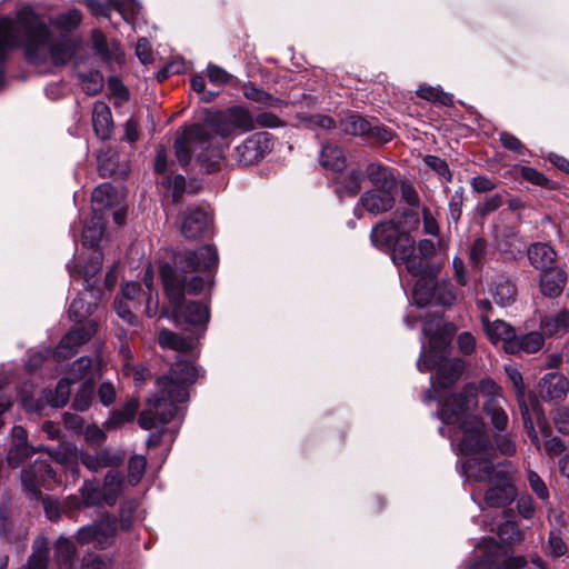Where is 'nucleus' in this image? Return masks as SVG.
Instances as JSON below:
<instances>
[{"label":"nucleus","mask_w":569,"mask_h":569,"mask_svg":"<svg viewBox=\"0 0 569 569\" xmlns=\"http://www.w3.org/2000/svg\"><path fill=\"white\" fill-rule=\"evenodd\" d=\"M538 387L543 401H559L566 398L569 382L562 373L549 372L541 378Z\"/></svg>","instance_id":"nucleus-19"},{"label":"nucleus","mask_w":569,"mask_h":569,"mask_svg":"<svg viewBox=\"0 0 569 569\" xmlns=\"http://www.w3.org/2000/svg\"><path fill=\"white\" fill-rule=\"evenodd\" d=\"M47 450V447L43 445L40 446H31V445H19L11 443L10 449L7 455V462L11 468L20 467L27 459L31 458L37 452H42Z\"/></svg>","instance_id":"nucleus-37"},{"label":"nucleus","mask_w":569,"mask_h":569,"mask_svg":"<svg viewBox=\"0 0 569 569\" xmlns=\"http://www.w3.org/2000/svg\"><path fill=\"white\" fill-rule=\"evenodd\" d=\"M551 416L558 432L563 436H569V408L560 406L551 412Z\"/></svg>","instance_id":"nucleus-64"},{"label":"nucleus","mask_w":569,"mask_h":569,"mask_svg":"<svg viewBox=\"0 0 569 569\" xmlns=\"http://www.w3.org/2000/svg\"><path fill=\"white\" fill-rule=\"evenodd\" d=\"M198 376V369L191 361L177 360L168 373L157 379V389L148 398L147 408L139 415L140 428L151 430L157 423L168 425L178 412V403L188 400V387L197 381Z\"/></svg>","instance_id":"nucleus-3"},{"label":"nucleus","mask_w":569,"mask_h":569,"mask_svg":"<svg viewBox=\"0 0 569 569\" xmlns=\"http://www.w3.org/2000/svg\"><path fill=\"white\" fill-rule=\"evenodd\" d=\"M80 493L83 507L90 508L101 506L102 503L107 505V496L94 480H86L80 488Z\"/></svg>","instance_id":"nucleus-43"},{"label":"nucleus","mask_w":569,"mask_h":569,"mask_svg":"<svg viewBox=\"0 0 569 569\" xmlns=\"http://www.w3.org/2000/svg\"><path fill=\"white\" fill-rule=\"evenodd\" d=\"M92 126L96 136L109 140L113 131V119L110 107L103 101H96L92 109Z\"/></svg>","instance_id":"nucleus-24"},{"label":"nucleus","mask_w":569,"mask_h":569,"mask_svg":"<svg viewBox=\"0 0 569 569\" xmlns=\"http://www.w3.org/2000/svg\"><path fill=\"white\" fill-rule=\"evenodd\" d=\"M147 468V459L141 455H133L128 460L127 471L128 478L127 481L130 486H137L144 476Z\"/></svg>","instance_id":"nucleus-51"},{"label":"nucleus","mask_w":569,"mask_h":569,"mask_svg":"<svg viewBox=\"0 0 569 569\" xmlns=\"http://www.w3.org/2000/svg\"><path fill=\"white\" fill-rule=\"evenodd\" d=\"M137 510V502L134 500H126L121 503L119 510L120 528L123 531L130 530L133 523L134 513Z\"/></svg>","instance_id":"nucleus-60"},{"label":"nucleus","mask_w":569,"mask_h":569,"mask_svg":"<svg viewBox=\"0 0 569 569\" xmlns=\"http://www.w3.org/2000/svg\"><path fill=\"white\" fill-rule=\"evenodd\" d=\"M273 146V134L267 131L254 132L234 148V159L239 166L256 164L272 151Z\"/></svg>","instance_id":"nucleus-9"},{"label":"nucleus","mask_w":569,"mask_h":569,"mask_svg":"<svg viewBox=\"0 0 569 569\" xmlns=\"http://www.w3.org/2000/svg\"><path fill=\"white\" fill-rule=\"evenodd\" d=\"M21 485L24 492L34 500L42 498V489L52 490L57 483V472L47 460L37 459L21 471Z\"/></svg>","instance_id":"nucleus-6"},{"label":"nucleus","mask_w":569,"mask_h":569,"mask_svg":"<svg viewBox=\"0 0 569 569\" xmlns=\"http://www.w3.org/2000/svg\"><path fill=\"white\" fill-rule=\"evenodd\" d=\"M93 389L94 385H92L90 381L82 382L80 389L73 398L72 408L77 411L88 410L93 399Z\"/></svg>","instance_id":"nucleus-55"},{"label":"nucleus","mask_w":569,"mask_h":569,"mask_svg":"<svg viewBox=\"0 0 569 569\" xmlns=\"http://www.w3.org/2000/svg\"><path fill=\"white\" fill-rule=\"evenodd\" d=\"M391 254L392 261L397 266H401L415 253V239L412 236L403 231L401 236L395 241L391 248L387 251Z\"/></svg>","instance_id":"nucleus-33"},{"label":"nucleus","mask_w":569,"mask_h":569,"mask_svg":"<svg viewBox=\"0 0 569 569\" xmlns=\"http://www.w3.org/2000/svg\"><path fill=\"white\" fill-rule=\"evenodd\" d=\"M527 480L532 492L542 501L543 505H548L550 495L547 485L541 477L536 471L529 470Z\"/></svg>","instance_id":"nucleus-59"},{"label":"nucleus","mask_w":569,"mask_h":569,"mask_svg":"<svg viewBox=\"0 0 569 569\" xmlns=\"http://www.w3.org/2000/svg\"><path fill=\"white\" fill-rule=\"evenodd\" d=\"M186 184L187 181L182 174H176L174 177L167 176L162 180V186L166 189L171 190V198L173 203L180 202L186 191Z\"/></svg>","instance_id":"nucleus-57"},{"label":"nucleus","mask_w":569,"mask_h":569,"mask_svg":"<svg viewBox=\"0 0 569 569\" xmlns=\"http://www.w3.org/2000/svg\"><path fill=\"white\" fill-rule=\"evenodd\" d=\"M490 291L495 302L499 306L507 307L516 301L517 287L506 276H498L492 281Z\"/></svg>","instance_id":"nucleus-27"},{"label":"nucleus","mask_w":569,"mask_h":569,"mask_svg":"<svg viewBox=\"0 0 569 569\" xmlns=\"http://www.w3.org/2000/svg\"><path fill=\"white\" fill-rule=\"evenodd\" d=\"M358 204L372 214H380L390 211L396 204V193L369 189L365 191Z\"/></svg>","instance_id":"nucleus-20"},{"label":"nucleus","mask_w":569,"mask_h":569,"mask_svg":"<svg viewBox=\"0 0 569 569\" xmlns=\"http://www.w3.org/2000/svg\"><path fill=\"white\" fill-rule=\"evenodd\" d=\"M568 547L563 541L561 532L559 529H552L549 532L548 543H547V552L548 555L559 558L567 553Z\"/></svg>","instance_id":"nucleus-58"},{"label":"nucleus","mask_w":569,"mask_h":569,"mask_svg":"<svg viewBox=\"0 0 569 569\" xmlns=\"http://www.w3.org/2000/svg\"><path fill=\"white\" fill-rule=\"evenodd\" d=\"M158 342L161 348L172 349L178 352H188L194 347V339L178 335L169 329H161L159 331Z\"/></svg>","instance_id":"nucleus-35"},{"label":"nucleus","mask_w":569,"mask_h":569,"mask_svg":"<svg viewBox=\"0 0 569 569\" xmlns=\"http://www.w3.org/2000/svg\"><path fill=\"white\" fill-rule=\"evenodd\" d=\"M488 254V242L485 238L479 237L473 240L469 247V264L472 269L480 270Z\"/></svg>","instance_id":"nucleus-48"},{"label":"nucleus","mask_w":569,"mask_h":569,"mask_svg":"<svg viewBox=\"0 0 569 569\" xmlns=\"http://www.w3.org/2000/svg\"><path fill=\"white\" fill-rule=\"evenodd\" d=\"M126 479L120 470L110 469L103 477L102 489L107 496V505L112 507L123 493Z\"/></svg>","instance_id":"nucleus-31"},{"label":"nucleus","mask_w":569,"mask_h":569,"mask_svg":"<svg viewBox=\"0 0 569 569\" xmlns=\"http://www.w3.org/2000/svg\"><path fill=\"white\" fill-rule=\"evenodd\" d=\"M485 332L492 343L503 342L505 350L509 352V347L516 338V329L503 320L490 321L489 316L480 315Z\"/></svg>","instance_id":"nucleus-21"},{"label":"nucleus","mask_w":569,"mask_h":569,"mask_svg":"<svg viewBox=\"0 0 569 569\" xmlns=\"http://www.w3.org/2000/svg\"><path fill=\"white\" fill-rule=\"evenodd\" d=\"M82 21V13L79 9H70L67 12L58 14L52 23L61 31H72L77 29Z\"/></svg>","instance_id":"nucleus-50"},{"label":"nucleus","mask_w":569,"mask_h":569,"mask_svg":"<svg viewBox=\"0 0 569 569\" xmlns=\"http://www.w3.org/2000/svg\"><path fill=\"white\" fill-rule=\"evenodd\" d=\"M515 170L521 179L533 186L541 187L548 190H557L559 188V184L557 182L547 178L542 172L538 171L536 168L528 166H519L516 167Z\"/></svg>","instance_id":"nucleus-42"},{"label":"nucleus","mask_w":569,"mask_h":569,"mask_svg":"<svg viewBox=\"0 0 569 569\" xmlns=\"http://www.w3.org/2000/svg\"><path fill=\"white\" fill-rule=\"evenodd\" d=\"M213 127L217 134L227 138L236 131L247 132L253 130L254 120L247 108L233 106L213 120Z\"/></svg>","instance_id":"nucleus-12"},{"label":"nucleus","mask_w":569,"mask_h":569,"mask_svg":"<svg viewBox=\"0 0 569 569\" xmlns=\"http://www.w3.org/2000/svg\"><path fill=\"white\" fill-rule=\"evenodd\" d=\"M540 329L543 335L562 336L569 331V310L563 309L556 313L545 315L540 318Z\"/></svg>","instance_id":"nucleus-28"},{"label":"nucleus","mask_w":569,"mask_h":569,"mask_svg":"<svg viewBox=\"0 0 569 569\" xmlns=\"http://www.w3.org/2000/svg\"><path fill=\"white\" fill-rule=\"evenodd\" d=\"M446 361L447 356L442 355L441 350L428 349L422 352L417 361V368L420 372H428L438 369Z\"/></svg>","instance_id":"nucleus-49"},{"label":"nucleus","mask_w":569,"mask_h":569,"mask_svg":"<svg viewBox=\"0 0 569 569\" xmlns=\"http://www.w3.org/2000/svg\"><path fill=\"white\" fill-rule=\"evenodd\" d=\"M365 173L372 189L397 193L398 178L391 167L375 161L367 164Z\"/></svg>","instance_id":"nucleus-16"},{"label":"nucleus","mask_w":569,"mask_h":569,"mask_svg":"<svg viewBox=\"0 0 569 569\" xmlns=\"http://www.w3.org/2000/svg\"><path fill=\"white\" fill-rule=\"evenodd\" d=\"M212 213L206 207L188 208L181 221V233L184 238L197 240L207 238L212 233Z\"/></svg>","instance_id":"nucleus-13"},{"label":"nucleus","mask_w":569,"mask_h":569,"mask_svg":"<svg viewBox=\"0 0 569 569\" xmlns=\"http://www.w3.org/2000/svg\"><path fill=\"white\" fill-rule=\"evenodd\" d=\"M127 453L121 448L103 447L96 453L81 450L79 452V460L88 470L98 472L102 468L116 469L120 467L126 460Z\"/></svg>","instance_id":"nucleus-14"},{"label":"nucleus","mask_w":569,"mask_h":569,"mask_svg":"<svg viewBox=\"0 0 569 569\" xmlns=\"http://www.w3.org/2000/svg\"><path fill=\"white\" fill-rule=\"evenodd\" d=\"M78 78L83 84L84 92L89 96L98 94L103 88V76L98 70L79 73Z\"/></svg>","instance_id":"nucleus-53"},{"label":"nucleus","mask_w":569,"mask_h":569,"mask_svg":"<svg viewBox=\"0 0 569 569\" xmlns=\"http://www.w3.org/2000/svg\"><path fill=\"white\" fill-rule=\"evenodd\" d=\"M93 305L87 303L82 297H77L71 301L68 312L70 319L82 322L93 312Z\"/></svg>","instance_id":"nucleus-56"},{"label":"nucleus","mask_w":569,"mask_h":569,"mask_svg":"<svg viewBox=\"0 0 569 569\" xmlns=\"http://www.w3.org/2000/svg\"><path fill=\"white\" fill-rule=\"evenodd\" d=\"M462 437L458 443L459 451L465 455L481 453L490 446V438L485 421L479 416L465 418L459 426Z\"/></svg>","instance_id":"nucleus-10"},{"label":"nucleus","mask_w":569,"mask_h":569,"mask_svg":"<svg viewBox=\"0 0 569 569\" xmlns=\"http://www.w3.org/2000/svg\"><path fill=\"white\" fill-rule=\"evenodd\" d=\"M403 231L399 221H381L373 226L370 240L377 249L387 252Z\"/></svg>","instance_id":"nucleus-18"},{"label":"nucleus","mask_w":569,"mask_h":569,"mask_svg":"<svg viewBox=\"0 0 569 569\" xmlns=\"http://www.w3.org/2000/svg\"><path fill=\"white\" fill-rule=\"evenodd\" d=\"M497 248L505 260H516L522 253L521 243L515 236L499 240Z\"/></svg>","instance_id":"nucleus-54"},{"label":"nucleus","mask_w":569,"mask_h":569,"mask_svg":"<svg viewBox=\"0 0 569 569\" xmlns=\"http://www.w3.org/2000/svg\"><path fill=\"white\" fill-rule=\"evenodd\" d=\"M77 549L68 538H59L54 546V560L60 569H72Z\"/></svg>","instance_id":"nucleus-38"},{"label":"nucleus","mask_w":569,"mask_h":569,"mask_svg":"<svg viewBox=\"0 0 569 569\" xmlns=\"http://www.w3.org/2000/svg\"><path fill=\"white\" fill-rule=\"evenodd\" d=\"M141 302L140 301H126V299H114L113 306L117 315L128 325H136L137 317L136 311L139 310Z\"/></svg>","instance_id":"nucleus-52"},{"label":"nucleus","mask_w":569,"mask_h":569,"mask_svg":"<svg viewBox=\"0 0 569 569\" xmlns=\"http://www.w3.org/2000/svg\"><path fill=\"white\" fill-rule=\"evenodd\" d=\"M463 369L465 362L461 359L447 360L437 369L436 382L431 377L432 387L437 385L441 389L451 388L461 377Z\"/></svg>","instance_id":"nucleus-25"},{"label":"nucleus","mask_w":569,"mask_h":569,"mask_svg":"<svg viewBox=\"0 0 569 569\" xmlns=\"http://www.w3.org/2000/svg\"><path fill=\"white\" fill-rule=\"evenodd\" d=\"M98 369L93 366V360L90 357H80L72 362L68 371L67 378L73 383L90 381L94 385Z\"/></svg>","instance_id":"nucleus-30"},{"label":"nucleus","mask_w":569,"mask_h":569,"mask_svg":"<svg viewBox=\"0 0 569 569\" xmlns=\"http://www.w3.org/2000/svg\"><path fill=\"white\" fill-rule=\"evenodd\" d=\"M517 400L523 428L532 443L539 448L540 440L536 431V425L539 427L542 437L550 438L552 435V429L546 418L543 408L536 396L526 397V395L521 392L520 396H517Z\"/></svg>","instance_id":"nucleus-7"},{"label":"nucleus","mask_w":569,"mask_h":569,"mask_svg":"<svg viewBox=\"0 0 569 569\" xmlns=\"http://www.w3.org/2000/svg\"><path fill=\"white\" fill-rule=\"evenodd\" d=\"M47 452L58 463L63 466H70V471L74 478L79 477V452L77 447L70 442H62L57 448L47 447Z\"/></svg>","instance_id":"nucleus-26"},{"label":"nucleus","mask_w":569,"mask_h":569,"mask_svg":"<svg viewBox=\"0 0 569 569\" xmlns=\"http://www.w3.org/2000/svg\"><path fill=\"white\" fill-rule=\"evenodd\" d=\"M91 199L99 210L112 207L116 199L114 187L108 182L99 184L93 189Z\"/></svg>","instance_id":"nucleus-47"},{"label":"nucleus","mask_w":569,"mask_h":569,"mask_svg":"<svg viewBox=\"0 0 569 569\" xmlns=\"http://www.w3.org/2000/svg\"><path fill=\"white\" fill-rule=\"evenodd\" d=\"M214 134L203 124L193 123L186 127L182 133L177 136L173 143L178 162L182 167H187L194 154L196 161L208 173L219 171L223 156L222 149L214 144Z\"/></svg>","instance_id":"nucleus-4"},{"label":"nucleus","mask_w":569,"mask_h":569,"mask_svg":"<svg viewBox=\"0 0 569 569\" xmlns=\"http://www.w3.org/2000/svg\"><path fill=\"white\" fill-rule=\"evenodd\" d=\"M138 409L139 400L137 398L128 399L121 409L111 411L110 417L106 421V426L108 428H119L122 425L132 421Z\"/></svg>","instance_id":"nucleus-36"},{"label":"nucleus","mask_w":569,"mask_h":569,"mask_svg":"<svg viewBox=\"0 0 569 569\" xmlns=\"http://www.w3.org/2000/svg\"><path fill=\"white\" fill-rule=\"evenodd\" d=\"M527 256L530 264L540 271L556 267L558 253L553 247L547 242H535L527 249Z\"/></svg>","instance_id":"nucleus-22"},{"label":"nucleus","mask_w":569,"mask_h":569,"mask_svg":"<svg viewBox=\"0 0 569 569\" xmlns=\"http://www.w3.org/2000/svg\"><path fill=\"white\" fill-rule=\"evenodd\" d=\"M97 537L94 548L104 550L109 548L116 540L117 521L116 519H107L96 523Z\"/></svg>","instance_id":"nucleus-41"},{"label":"nucleus","mask_w":569,"mask_h":569,"mask_svg":"<svg viewBox=\"0 0 569 569\" xmlns=\"http://www.w3.org/2000/svg\"><path fill=\"white\" fill-rule=\"evenodd\" d=\"M243 96L257 103L264 104L267 107H279L283 103V101L279 98L273 97L269 92L263 89L257 87L252 82H247L241 87Z\"/></svg>","instance_id":"nucleus-44"},{"label":"nucleus","mask_w":569,"mask_h":569,"mask_svg":"<svg viewBox=\"0 0 569 569\" xmlns=\"http://www.w3.org/2000/svg\"><path fill=\"white\" fill-rule=\"evenodd\" d=\"M567 280V273L561 268L555 267L541 271L539 281L540 291L545 297L558 298L562 293Z\"/></svg>","instance_id":"nucleus-23"},{"label":"nucleus","mask_w":569,"mask_h":569,"mask_svg":"<svg viewBox=\"0 0 569 569\" xmlns=\"http://www.w3.org/2000/svg\"><path fill=\"white\" fill-rule=\"evenodd\" d=\"M425 163L431 168L439 177L445 181L450 182L452 180V172L446 160L437 156H426Z\"/></svg>","instance_id":"nucleus-61"},{"label":"nucleus","mask_w":569,"mask_h":569,"mask_svg":"<svg viewBox=\"0 0 569 569\" xmlns=\"http://www.w3.org/2000/svg\"><path fill=\"white\" fill-rule=\"evenodd\" d=\"M72 383L67 377L61 378L53 390L43 391V399L53 408L66 406L70 398Z\"/></svg>","instance_id":"nucleus-39"},{"label":"nucleus","mask_w":569,"mask_h":569,"mask_svg":"<svg viewBox=\"0 0 569 569\" xmlns=\"http://www.w3.org/2000/svg\"><path fill=\"white\" fill-rule=\"evenodd\" d=\"M345 134L363 137L369 141L387 143L393 139V132L385 126H372L359 113H351L340 121Z\"/></svg>","instance_id":"nucleus-11"},{"label":"nucleus","mask_w":569,"mask_h":569,"mask_svg":"<svg viewBox=\"0 0 569 569\" xmlns=\"http://www.w3.org/2000/svg\"><path fill=\"white\" fill-rule=\"evenodd\" d=\"M463 472L477 482L489 483L483 500L487 507L503 508L511 505L517 497V488L511 473L491 460L467 458L462 463Z\"/></svg>","instance_id":"nucleus-5"},{"label":"nucleus","mask_w":569,"mask_h":569,"mask_svg":"<svg viewBox=\"0 0 569 569\" xmlns=\"http://www.w3.org/2000/svg\"><path fill=\"white\" fill-rule=\"evenodd\" d=\"M463 202L465 189L463 187H459L449 201V217L455 223H458L461 218Z\"/></svg>","instance_id":"nucleus-63"},{"label":"nucleus","mask_w":569,"mask_h":569,"mask_svg":"<svg viewBox=\"0 0 569 569\" xmlns=\"http://www.w3.org/2000/svg\"><path fill=\"white\" fill-rule=\"evenodd\" d=\"M49 27L33 11L20 10L16 22L10 17L0 18V86L4 81L3 64L13 50L23 49L29 64L41 66L50 58L56 67L66 66L74 56L77 46L70 39L50 44Z\"/></svg>","instance_id":"nucleus-2"},{"label":"nucleus","mask_w":569,"mask_h":569,"mask_svg":"<svg viewBox=\"0 0 569 569\" xmlns=\"http://www.w3.org/2000/svg\"><path fill=\"white\" fill-rule=\"evenodd\" d=\"M477 387L473 383L466 385L460 392L450 395L440 405V411L436 417L446 425H455L471 415L468 413L472 406L477 405Z\"/></svg>","instance_id":"nucleus-8"},{"label":"nucleus","mask_w":569,"mask_h":569,"mask_svg":"<svg viewBox=\"0 0 569 569\" xmlns=\"http://www.w3.org/2000/svg\"><path fill=\"white\" fill-rule=\"evenodd\" d=\"M214 246L204 244L194 250L177 251L172 263L160 267V278L168 297L172 318L177 326L199 339L207 331L210 320L209 306L187 296L199 295L208 284L214 283L212 270L218 266Z\"/></svg>","instance_id":"nucleus-1"},{"label":"nucleus","mask_w":569,"mask_h":569,"mask_svg":"<svg viewBox=\"0 0 569 569\" xmlns=\"http://www.w3.org/2000/svg\"><path fill=\"white\" fill-rule=\"evenodd\" d=\"M483 412L490 419L493 428L498 431H505L508 427V415L505 409L501 407L499 399L496 397H490L483 403Z\"/></svg>","instance_id":"nucleus-40"},{"label":"nucleus","mask_w":569,"mask_h":569,"mask_svg":"<svg viewBox=\"0 0 569 569\" xmlns=\"http://www.w3.org/2000/svg\"><path fill=\"white\" fill-rule=\"evenodd\" d=\"M438 281L435 276L418 278L413 289V300L417 306L423 308L431 305L435 299Z\"/></svg>","instance_id":"nucleus-32"},{"label":"nucleus","mask_w":569,"mask_h":569,"mask_svg":"<svg viewBox=\"0 0 569 569\" xmlns=\"http://www.w3.org/2000/svg\"><path fill=\"white\" fill-rule=\"evenodd\" d=\"M417 96L423 100L450 107L453 104L452 94L442 91L440 87L421 84L416 91Z\"/></svg>","instance_id":"nucleus-46"},{"label":"nucleus","mask_w":569,"mask_h":569,"mask_svg":"<svg viewBox=\"0 0 569 569\" xmlns=\"http://www.w3.org/2000/svg\"><path fill=\"white\" fill-rule=\"evenodd\" d=\"M511 343L512 345L509 347V353H517L519 351L533 353L543 347V333L542 331H531L520 336L516 333V338Z\"/></svg>","instance_id":"nucleus-34"},{"label":"nucleus","mask_w":569,"mask_h":569,"mask_svg":"<svg viewBox=\"0 0 569 569\" xmlns=\"http://www.w3.org/2000/svg\"><path fill=\"white\" fill-rule=\"evenodd\" d=\"M319 163L332 172L343 171L347 167L343 149L332 143L325 144L319 154Z\"/></svg>","instance_id":"nucleus-29"},{"label":"nucleus","mask_w":569,"mask_h":569,"mask_svg":"<svg viewBox=\"0 0 569 569\" xmlns=\"http://www.w3.org/2000/svg\"><path fill=\"white\" fill-rule=\"evenodd\" d=\"M456 301V293L452 288L446 282H438L435 299L431 305L450 307Z\"/></svg>","instance_id":"nucleus-62"},{"label":"nucleus","mask_w":569,"mask_h":569,"mask_svg":"<svg viewBox=\"0 0 569 569\" xmlns=\"http://www.w3.org/2000/svg\"><path fill=\"white\" fill-rule=\"evenodd\" d=\"M97 331V325L90 321L87 326L69 330L60 340L54 355L58 359H69L74 356L80 347L88 342Z\"/></svg>","instance_id":"nucleus-15"},{"label":"nucleus","mask_w":569,"mask_h":569,"mask_svg":"<svg viewBox=\"0 0 569 569\" xmlns=\"http://www.w3.org/2000/svg\"><path fill=\"white\" fill-rule=\"evenodd\" d=\"M336 176L331 179L333 192L340 198H353L361 191V183L363 181V172L361 169H351L348 172H335Z\"/></svg>","instance_id":"nucleus-17"},{"label":"nucleus","mask_w":569,"mask_h":569,"mask_svg":"<svg viewBox=\"0 0 569 569\" xmlns=\"http://www.w3.org/2000/svg\"><path fill=\"white\" fill-rule=\"evenodd\" d=\"M91 42H92V49L97 56L103 61V62H110L113 57L114 52L113 50H118V46L116 43H112V46H109L106 36L100 29H94L91 32Z\"/></svg>","instance_id":"nucleus-45"}]
</instances>
